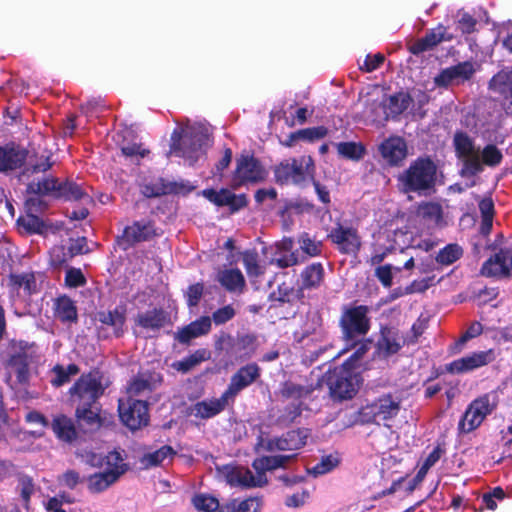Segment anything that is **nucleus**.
Wrapping results in <instances>:
<instances>
[{
    "label": "nucleus",
    "instance_id": "603ef678",
    "mask_svg": "<svg viewBox=\"0 0 512 512\" xmlns=\"http://www.w3.org/2000/svg\"><path fill=\"white\" fill-rule=\"evenodd\" d=\"M339 464V459L336 456H325L321 459L319 463H317L310 472L315 475H323L330 471H332L334 468H336Z\"/></svg>",
    "mask_w": 512,
    "mask_h": 512
},
{
    "label": "nucleus",
    "instance_id": "37998d69",
    "mask_svg": "<svg viewBox=\"0 0 512 512\" xmlns=\"http://www.w3.org/2000/svg\"><path fill=\"white\" fill-rule=\"evenodd\" d=\"M242 258L249 278L257 279L264 273L263 267L259 265L258 255L255 251H245Z\"/></svg>",
    "mask_w": 512,
    "mask_h": 512
},
{
    "label": "nucleus",
    "instance_id": "6ab92c4d",
    "mask_svg": "<svg viewBox=\"0 0 512 512\" xmlns=\"http://www.w3.org/2000/svg\"><path fill=\"white\" fill-rule=\"evenodd\" d=\"M485 277H509L512 275V249H501L487 259L481 268Z\"/></svg>",
    "mask_w": 512,
    "mask_h": 512
},
{
    "label": "nucleus",
    "instance_id": "7c9ffc66",
    "mask_svg": "<svg viewBox=\"0 0 512 512\" xmlns=\"http://www.w3.org/2000/svg\"><path fill=\"white\" fill-rule=\"evenodd\" d=\"M292 458V455L263 456L256 458L252 463V467L256 471V475L267 478L265 474L267 471L284 467Z\"/></svg>",
    "mask_w": 512,
    "mask_h": 512
},
{
    "label": "nucleus",
    "instance_id": "f704fd0d",
    "mask_svg": "<svg viewBox=\"0 0 512 512\" xmlns=\"http://www.w3.org/2000/svg\"><path fill=\"white\" fill-rule=\"evenodd\" d=\"M77 419L87 425L91 430L97 429L101 426V419L99 416V408L96 403L91 405H78L76 408Z\"/></svg>",
    "mask_w": 512,
    "mask_h": 512
},
{
    "label": "nucleus",
    "instance_id": "a878e982",
    "mask_svg": "<svg viewBox=\"0 0 512 512\" xmlns=\"http://www.w3.org/2000/svg\"><path fill=\"white\" fill-rule=\"evenodd\" d=\"M211 329V318L202 316L178 331L176 338L181 343H188L191 339L207 334Z\"/></svg>",
    "mask_w": 512,
    "mask_h": 512
},
{
    "label": "nucleus",
    "instance_id": "5701e85b",
    "mask_svg": "<svg viewBox=\"0 0 512 512\" xmlns=\"http://www.w3.org/2000/svg\"><path fill=\"white\" fill-rule=\"evenodd\" d=\"M231 399L225 396V392L218 399H209L197 402L191 409L196 418L208 419L223 411Z\"/></svg>",
    "mask_w": 512,
    "mask_h": 512
},
{
    "label": "nucleus",
    "instance_id": "20e7f679",
    "mask_svg": "<svg viewBox=\"0 0 512 512\" xmlns=\"http://www.w3.org/2000/svg\"><path fill=\"white\" fill-rule=\"evenodd\" d=\"M28 190L31 193L52 195L57 198H65L70 201L83 200L91 202L90 196L76 183L65 182L59 183L55 178H47L43 181L32 182L28 185Z\"/></svg>",
    "mask_w": 512,
    "mask_h": 512
},
{
    "label": "nucleus",
    "instance_id": "052dcab7",
    "mask_svg": "<svg viewBox=\"0 0 512 512\" xmlns=\"http://www.w3.org/2000/svg\"><path fill=\"white\" fill-rule=\"evenodd\" d=\"M204 286L201 283H196L188 287L186 291L187 304L189 306H196L203 294Z\"/></svg>",
    "mask_w": 512,
    "mask_h": 512
},
{
    "label": "nucleus",
    "instance_id": "c03bdc74",
    "mask_svg": "<svg viewBox=\"0 0 512 512\" xmlns=\"http://www.w3.org/2000/svg\"><path fill=\"white\" fill-rule=\"evenodd\" d=\"M79 372L78 367L75 364H70L66 368L57 365L53 368L55 377L51 380V383L55 387L62 386L63 384L70 381V377L76 375Z\"/></svg>",
    "mask_w": 512,
    "mask_h": 512
},
{
    "label": "nucleus",
    "instance_id": "9d476101",
    "mask_svg": "<svg viewBox=\"0 0 512 512\" xmlns=\"http://www.w3.org/2000/svg\"><path fill=\"white\" fill-rule=\"evenodd\" d=\"M308 437L306 430H292L280 437L265 439L259 436L255 450L273 452V451H294L302 448L306 444Z\"/></svg>",
    "mask_w": 512,
    "mask_h": 512
},
{
    "label": "nucleus",
    "instance_id": "1a4fd4ad",
    "mask_svg": "<svg viewBox=\"0 0 512 512\" xmlns=\"http://www.w3.org/2000/svg\"><path fill=\"white\" fill-rule=\"evenodd\" d=\"M366 306L347 307L340 318V327L346 339L365 335L370 329V320Z\"/></svg>",
    "mask_w": 512,
    "mask_h": 512
},
{
    "label": "nucleus",
    "instance_id": "4be33fe9",
    "mask_svg": "<svg viewBox=\"0 0 512 512\" xmlns=\"http://www.w3.org/2000/svg\"><path fill=\"white\" fill-rule=\"evenodd\" d=\"M154 235L155 230L150 222L136 221L124 229L122 236L118 238V242L123 246V249H127L137 242L149 240Z\"/></svg>",
    "mask_w": 512,
    "mask_h": 512
},
{
    "label": "nucleus",
    "instance_id": "b1692460",
    "mask_svg": "<svg viewBox=\"0 0 512 512\" xmlns=\"http://www.w3.org/2000/svg\"><path fill=\"white\" fill-rule=\"evenodd\" d=\"M5 368L7 371V382L11 383L13 377L15 382L25 383L28 379V362L25 354L18 353L12 355L6 362Z\"/></svg>",
    "mask_w": 512,
    "mask_h": 512
},
{
    "label": "nucleus",
    "instance_id": "e2e57ef3",
    "mask_svg": "<svg viewBox=\"0 0 512 512\" xmlns=\"http://www.w3.org/2000/svg\"><path fill=\"white\" fill-rule=\"evenodd\" d=\"M384 62V55L377 53L375 55H367L361 69L366 72H372Z\"/></svg>",
    "mask_w": 512,
    "mask_h": 512
},
{
    "label": "nucleus",
    "instance_id": "864d4df0",
    "mask_svg": "<svg viewBox=\"0 0 512 512\" xmlns=\"http://www.w3.org/2000/svg\"><path fill=\"white\" fill-rule=\"evenodd\" d=\"M151 390V383L143 376L135 377L127 387V393L130 397L138 396Z\"/></svg>",
    "mask_w": 512,
    "mask_h": 512
},
{
    "label": "nucleus",
    "instance_id": "6e6552de",
    "mask_svg": "<svg viewBox=\"0 0 512 512\" xmlns=\"http://www.w3.org/2000/svg\"><path fill=\"white\" fill-rule=\"evenodd\" d=\"M496 408L495 398L490 394H484L473 400L467 407L459 422V429L469 433L478 428L484 419Z\"/></svg>",
    "mask_w": 512,
    "mask_h": 512
},
{
    "label": "nucleus",
    "instance_id": "680f3d73",
    "mask_svg": "<svg viewBox=\"0 0 512 512\" xmlns=\"http://www.w3.org/2000/svg\"><path fill=\"white\" fill-rule=\"evenodd\" d=\"M482 333V325L479 322L472 323L468 330L465 332L464 335L461 336V338L456 343V348L458 349V352L461 350L462 346L469 340L474 337H477Z\"/></svg>",
    "mask_w": 512,
    "mask_h": 512
},
{
    "label": "nucleus",
    "instance_id": "3c124183",
    "mask_svg": "<svg viewBox=\"0 0 512 512\" xmlns=\"http://www.w3.org/2000/svg\"><path fill=\"white\" fill-rule=\"evenodd\" d=\"M372 342L370 340H363L356 344V349L354 353L343 363V365L354 369L357 363L362 359V357L367 353L370 349Z\"/></svg>",
    "mask_w": 512,
    "mask_h": 512
},
{
    "label": "nucleus",
    "instance_id": "774afa93",
    "mask_svg": "<svg viewBox=\"0 0 512 512\" xmlns=\"http://www.w3.org/2000/svg\"><path fill=\"white\" fill-rule=\"evenodd\" d=\"M379 281L385 286L390 287L392 285V270L390 265L380 266L375 271Z\"/></svg>",
    "mask_w": 512,
    "mask_h": 512
},
{
    "label": "nucleus",
    "instance_id": "72a5a7b5",
    "mask_svg": "<svg viewBox=\"0 0 512 512\" xmlns=\"http://www.w3.org/2000/svg\"><path fill=\"white\" fill-rule=\"evenodd\" d=\"M52 429L56 436L65 442H72L76 439L77 432L72 419L65 415H58L53 419Z\"/></svg>",
    "mask_w": 512,
    "mask_h": 512
},
{
    "label": "nucleus",
    "instance_id": "cd10ccee",
    "mask_svg": "<svg viewBox=\"0 0 512 512\" xmlns=\"http://www.w3.org/2000/svg\"><path fill=\"white\" fill-rule=\"evenodd\" d=\"M167 314L161 309H152L139 313L135 318V323L147 330H159L168 323Z\"/></svg>",
    "mask_w": 512,
    "mask_h": 512
},
{
    "label": "nucleus",
    "instance_id": "c756f323",
    "mask_svg": "<svg viewBox=\"0 0 512 512\" xmlns=\"http://www.w3.org/2000/svg\"><path fill=\"white\" fill-rule=\"evenodd\" d=\"M411 103L409 94L399 92L397 94L387 97L381 102L382 108L386 118L395 117L404 112Z\"/></svg>",
    "mask_w": 512,
    "mask_h": 512
},
{
    "label": "nucleus",
    "instance_id": "c85d7f7f",
    "mask_svg": "<svg viewBox=\"0 0 512 512\" xmlns=\"http://www.w3.org/2000/svg\"><path fill=\"white\" fill-rule=\"evenodd\" d=\"M97 319L103 325L112 327L113 332L117 337L124 333L126 314L123 307H116L114 310L98 312Z\"/></svg>",
    "mask_w": 512,
    "mask_h": 512
},
{
    "label": "nucleus",
    "instance_id": "338daca9",
    "mask_svg": "<svg viewBox=\"0 0 512 512\" xmlns=\"http://www.w3.org/2000/svg\"><path fill=\"white\" fill-rule=\"evenodd\" d=\"M309 497V493L306 490L294 493L286 498L285 504L288 507L298 508L306 502Z\"/></svg>",
    "mask_w": 512,
    "mask_h": 512
},
{
    "label": "nucleus",
    "instance_id": "58836bf2",
    "mask_svg": "<svg viewBox=\"0 0 512 512\" xmlns=\"http://www.w3.org/2000/svg\"><path fill=\"white\" fill-rule=\"evenodd\" d=\"M404 344V341L394 331L387 330L382 332V337L378 342L380 351L387 355L395 354Z\"/></svg>",
    "mask_w": 512,
    "mask_h": 512
},
{
    "label": "nucleus",
    "instance_id": "412c9836",
    "mask_svg": "<svg viewBox=\"0 0 512 512\" xmlns=\"http://www.w3.org/2000/svg\"><path fill=\"white\" fill-rule=\"evenodd\" d=\"M379 151L390 166L401 165L408 154L406 142L399 136H392L384 140L379 146Z\"/></svg>",
    "mask_w": 512,
    "mask_h": 512
},
{
    "label": "nucleus",
    "instance_id": "6e6d98bb",
    "mask_svg": "<svg viewBox=\"0 0 512 512\" xmlns=\"http://www.w3.org/2000/svg\"><path fill=\"white\" fill-rule=\"evenodd\" d=\"M14 283L23 288L27 294H32L37 290L36 276L33 273L14 277Z\"/></svg>",
    "mask_w": 512,
    "mask_h": 512
},
{
    "label": "nucleus",
    "instance_id": "f257e3e1",
    "mask_svg": "<svg viewBox=\"0 0 512 512\" xmlns=\"http://www.w3.org/2000/svg\"><path fill=\"white\" fill-rule=\"evenodd\" d=\"M437 167L428 157H420L398 176V184L404 193L425 194L436 182Z\"/></svg>",
    "mask_w": 512,
    "mask_h": 512
},
{
    "label": "nucleus",
    "instance_id": "a18cd8bd",
    "mask_svg": "<svg viewBox=\"0 0 512 512\" xmlns=\"http://www.w3.org/2000/svg\"><path fill=\"white\" fill-rule=\"evenodd\" d=\"M420 215L434 225H441L443 215L442 208L436 203H425L419 207Z\"/></svg>",
    "mask_w": 512,
    "mask_h": 512
},
{
    "label": "nucleus",
    "instance_id": "4d7b16f0",
    "mask_svg": "<svg viewBox=\"0 0 512 512\" xmlns=\"http://www.w3.org/2000/svg\"><path fill=\"white\" fill-rule=\"evenodd\" d=\"M52 166V163L49 161V157L42 155L39 160L35 162L30 161L28 167L23 172V176L32 175L34 173L45 172Z\"/></svg>",
    "mask_w": 512,
    "mask_h": 512
},
{
    "label": "nucleus",
    "instance_id": "69168bd1",
    "mask_svg": "<svg viewBox=\"0 0 512 512\" xmlns=\"http://www.w3.org/2000/svg\"><path fill=\"white\" fill-rule=\"evenodd\" d=\"M65 282L70 287H77L84 284L85 279L79 269H69L66 272Z\"/></svg>",
    "mask_w": 512,
    "mask_h": 512
},
{
    "label": "nucleus",
    "instance_id": "ddd939ff",
    "mask_svg": "<svg viewBox=\"0 0 512 512\" xmlns=\"http://www.w3.org/2000/svg\"><path fill=\"white\" fill-rule=\"evenodd\" d=\"M103 392L104 388L100 380L92 374L81 376L70 388L73 401H78V405L84 406L96 403Z\"/></svg>",
    "mask_w": 512,
    "mask_h": 512
},
{
    "label": "nucleus",
    "instance_id": "bb28decb",
    "mask_svg": "<svg viewBox=\"0 0 512 512\" xmlns=\"http://www.w3.org/2000/svg\"><path fill=\"white\" fill-rule=\"evenodd\" d=\"M217 281L229 292H243L245 288L244 275L238 268L220 270Z\"/></svg>",
    "mask_w": 512,
    "mask_h": 512
},
{
    "label": "nucleus",
    "instance_id": "e433bc0d",
    "mask_svg": "<svg viewBox=\"0 0 512 512\" xmlns=\"http://www.w3.org/2000/svg\"><path fill=\"white\" fill-rule=\"evenodd\" d=\"M55 315L63 322H72L77 319V310L74 302L66 297H60L55 303Z\"/></svg>",
    "mask_w": 512,
    "mask_h": 512
},
{
    "label": "nucleus",
    "instance_id": "49530a36",
    "mask_svg": "<svg viewBox=\"0 0 512 512\" xmlns=\"http://www.w3.org/2000/svg\"><path fill=\"white\" fill-rule=\"evenodd\" d=\"M194 507L201 512H214L219 508L218 500L210 495L197 494L192 498Z\"/></svg>",
    "mask_w": 512,
    "mask_h": 512
},
{
    "label": "nucleus",
    "instance_id": "dca6fc26",
    "mask_svg": "<svg viewBox=\"0 0 512 512\" xmlns=\"http://www.w3.org/2000/svg\"><path fill=\"white\" fill-rule=\"evenodd\" d=\"M218 474L231 486L262 487L267 484V478L254 475L244 467L224 465L217 468Z\"/></svg>",
    "mask_w": 512,
    "mask_h": 512
},
{
    "label": "nucleus",
    "instance_id": "7ed1b4c3",
    "mask_svg": "<svg viewBox=\"0 0 512 512\" xmlns=\"http://www.w3.org/2000/svg\"><path fill=\"white\" fill-rule=\"evenodd\" d=\"M400 409V398L384 394L363 406L359 411V418L362 423H386L397 417Z\"/></svg>",
    "mask_w": 512,
    "mask_h": 512
},
{
    "label": "nucleus",
    "instance_id": "f3484780",
    "mask_svg": "<svg viewBox=\"0 0 512 512\" xmlns=\"http://www.w3.org/2000/svg\"><path fill=\"white\" fill-rule=\"evenodd\" d=\"M475 73L474 63L471 61L460 62L457 65L447 67L434 77V84L439 88H448L460 85L470 80Z\"/></svg>",
    "mask_w": 512,
    "mask_h": 512
},
{
    "label": "nucleus",
    "instance_id": "5fc2aeb1",
    "mask_svg": "<svg viewBox=\"0 0 512 512\" xmlns=\"http://www.w3.org/2000/svg\"><path fill=\"white\" fill-rule=\"evenodd\" d=\"M311 391L312 389L310 387H304L292 382H287L284 384L282 389V395L287 398H302L308 396Z\"/></svg>",
    "mask_w": 512,
    "mask_h": 512
},
{
    "label": "nucleus",
    "instance_id": "9b49d317",
    "mask_svg": "<svg viewBox=\"0 0 512 512\" xmlns=\"http://www.w3.org/2000/svg\"><path fill=\"white\" fill-rule=\"evenodd\" d=\"M453 142L457 154L464 160L463 173L474 176L482 172L479 150L475 148L473 140L467 134L458 132Z\"/></svg>",
    "mask_w": 512,
    "mask_h": 512
},
{
    "label": "nucleus",
    "instance_id": "423d86ee",
    "mask_svg": "<svg viewBox=\"0 0 512 512\" xmlns=\"http://www.w3.org/2000/svg\"><path fill=\"white\" fill-rule=\"evenodd\" d=\"M353 369L341 365L327 374V385L330 395L334 399L344 400L352 398L358 389V377Z\"/></svg>",
    "mask_w": 512,
    "mask_h": 512
},
{
    "label": "nucleus",
    "instance_id": "09e8293b",
    "mask_svg": "<svg viewBox=\"0 0 512 512\" xmlns=\"http://www.w3.org/2000/svg\"><path fill=\"white\" fill-rule=\"evenodd\" d=\"M298 242L301 250L305 254L311 257L318 256L321 254L322 243L320 241H316L310 238L308 234L305 233L301 235Z\"/></svg>",
    "mask_w": 512,
    "mask_h": 512
},
{
    "label": "nucleus",
    "instance_id": "de8ad7c7",
    "mask_svg": "<svg viewBox=\"0 0 512 512\" xmlns=\"http://www.w3.org/2000/svg\"><path fill=\"white\" fill-rule=\"evenodd\" d=\"M462 255V249L457 244H449L443 248L437 255L436 260L444 265H450L458 260Z\"/></svg>",
    "mask_w": 512,
    "mask_h": 512
},
{
    "label": "nucleus",
    "instance_id": "39448f33",
    "mask_svg": "<svg viewBox=\"0 0 512 512\" xmlns=\"http://www.w3.org/2000/svg\"><path fill=\"white\" fill-rule=\"evenodd\" d=\"M315 171L313 159L310 156L288 159L275 167V178L278 183L300 184L308 178H313Z\"/></svg>",
    "mask_w": 512,
    "mask_h": 512
},
{
    "label": "nucleus",
    "instance_id": "a211bd4d",
    "mask_svg": "<svg viewBox=\"0 0 512 512\" xmlns=\"http://www.w3.org/2000/svg\"><path fill=\"white\" fill-rule=\"evenodd\" d=\"M338 250L344 254H355L361 247V239L358 231L349 226L337 224L328 234Z\"/></svg>",
    "mask_w": 512,
    "mask_h": 512
},
{
    "label": "nucleus",
    "instance_id": "473e14b6",
    "mask_svg": "<svg viewBox=\"0 0 512 512\" xmlns=\"http://www.w3.org/2000/svg\"><path fill=\"white\" fill-rule=\"evenodd\" d=\"M300 289H314L321 285L324 279V268L320 263L307 266L301 273Z\"/></svg>",
    "mask_w": 512,
    "mask_h": 512
},
{
    "label": "nucleus",
    "instance_id": "2f4dec72",
    "mask_svg": "<svg viewBox=\"0 0 512 512\" xmlns=\"http://www.w3.org/2000/svg\"><path fill=\"white\" fill-rule=\"evenodd\" d=\"M25 150L0 147V171L14 170L26 160Z\"/></svg>",
    "mask_w": 512,
    "mask_h": 512
},
{
    "label": "nucleus",
    "instance_id": "2eb2a0df",
    "mask_svg": "<svg viewBox=\"0 0 512 512\" xmlns=\"http://www.w3.org/2000/svg\"><path fill=\"white\" fill-rule=\"evenodd\" d=\"M121 421L131 430L140 429L147 425L148 408L145 402L129 398L127 401L119 400L118 405Z\"/></svg>",
    "mask_w": 512,
    "mask_h": 512
},
{
    "label": "nucleus",
    "instance_id": "bf43d9fd",
    "mask_svg": "<svg viewBox=\"0 0 512 512\" xmlns=\"http://www.w3.org/2000/svg\"><path fill=\"white\" fill-rule=\"evenodd\" d=\"M262 506V500L259 497H250L241 501L236 512H259Z\"/></svg>",
    "mask_w": 512,
    "mask_h": 512
},
{
    "label": "nucleus",
    "instance_id": "0e129e2a",
    "mask_svg": "<svg viewBox=\"0 0 512 512\" xmlns=\"http://www.w3.org/2000/svg\"><path fill=\"white\" fill-rule=\"evenodd\" d=\"M25 420L30 425L36 427L44 428L48 426V420L45 418V416L35 410L27 412L25 415Z\"/></svg>",
    "mask_w": 512,
    "mask_h": 512
},
{
    "label": "nucleus",
    "instance_id": "13d9d810",
    "mask_svg": "<svg viewBox=\"0 0 512 512\" xmlns=\"http://www.w3.org/2000/svg\"><path fill=\"white\" fill-rule=\"evenodd\" d=\"M234 316H235L234 308L231 305H226V306L216 310L212 315V319L215 324L221 325V324H224L227 321L231 320Z\"/></svg>",
    "mask_w": 512,
    "mask_h": 512
},
{
    "label": "nucleus",
    "instance_id": "f8f14e48",
    "mask_svg": "<svg viewBox=\"0 0 512 512\" xmlns=\"http://www.w3.org/2000/svg\"><path fill=\"white\" fill-rule=\"evenodd\" d=\"M266 171L260 162L249 155H241L233 176V186L239 187L245 183H258L266 178Z\"/></svg>",
    "mask_w": 512,
    "mask_h": 512
},
{
    "label": "nucleus",
    "instance_id": "4c0bfd02",
    "mask_svg": "<svg viewBox=\"0 0 512 512\" xmlns=\"http://www.w3.org/2000/svg\"><path fill=\"white\" fill-rule=\"evenodd\" d=\"M446 29L443 26H439L436 29L431 30L426 34L425 37L420 39L418 43L415 45V52H422L428 50L444 40H448L446 38Z\"/></svg>",
    "mask_w": 512,
    "mask_h": 512
},
{
    "label": "nucleus",
    "instance_id": "a19ab883",
    "mask_svg": "<svg viewBox=\"0 0 512 512\" xmlns=\"http://www.w3.org/2000/svg\"><path fill=\"white\" fill-rule=\"evenodd\" d=\"M16 490L19 492L25 507L28 508L30 498L36 491L33 479L30 476L19 474L17 476Z\"/></svg>",
    "mask_w": 512,
    "mask_h": 512
},
{
    "label": "nucleus",
    "instance_id": "ea45409f",
    "mask_svg": "<svg viewBox=\"0 0 512 512\" xmlns=\"http://www.w3.org/2000/svg\"><path fill=\"white\" fill-rule=\"evenodd\" d=\"M336 148L340 156L350 160H359L365 153L364 146L356 142H340Z\"/></svg>",
    "mask_w": 512,
    "mask_h": 512
},
{
    "label": "nucleus",
    "instance_id": "0eeeda50",
    "mask_svg": "<svg viewBox=\"0 0 512 512\" xmlns=\"http://www.w3.org/2000/svg\"><path fill=\"white\" fill-rule=\"evenodd\" d=\"M108 458V466L106 468L86 478L87 488L91 493H101L105 491L114 484L126 470L120 453L110 452L108 453Z\"/></svg>",
    "mask_w": 512,
    "mask_h": 512
},
{
    "label": "nucleus",
    "instance_id": "8fccbe9b",
    "mask_svg": "<svg viewBox=\"0 0 512 512\" xmlns=\"http://www.w3.org/2000/svg\"><path fill=\"white\" fill-rule=\"evenodd\" d=\"M79 456L90 467L104 469L108 466V454L103 456L92 451H83Z\"/></svg>",
    "mask_w": 512,
    "mask_h": 512
},
{
    "label": "nucleus",
    "instance_id": "4468645a",
    "mask_svg": "<svg viewBox=\"0 0 512 512\" xmlns=\"http://www.w3.org/2000/svg\"><path fill=\"white\" fill-rule=\"evenodd\" d=\"M496 359L493 349L474 351L446 365L451 374H465L489 365Z\"/></svg>",
    "mask_w": 512,
    "mask_h": 512
},
{
    "label": "nucleus",
    "instance_id": "c9c22d12",
    "mask_svg": "<svg viewBox=\"0 0 512 512\" xmlns=\"http://www.w3.org/2000/svg\"><path fill=\"white\" fill-rule=\"evenodd\" d=\"M175 451L171 446L164 445L154 452L145 454L140 462L144 468L161 465L166 459H172Z\"/></svg>",
    "mask_w": 512,
    "mask_h": 512
},
{
    "label": "nucleus",
    "instance_id": "79ce46f5",
    "mask_svg": "<svg viewBox=\"0 0 512 512\" xmlns=\"http://www.w3.org/2000/svg\"><path fill=\"white\" fill-rule=\"evenodd\" d=\"M482 167L484 165L489 167H496L500 165L503 160V154L494 144L486 145L481 152H479Z\"/></svg>",
    "mask_w": 512,
    "mask_h": 512
},
{
    "label": "nucleus",
    "instance_id": "aec40b11",
    "mask_svg": "<svg viewBox=\"0 0 512 512\" xmlns=\"http://www.w3.org/2000/svg\"><path fill=\"white\" fill-rule=\"evenodd\" d=\"M261 369L256 363H249L232 375L227 389L224 391L231 401L246 387L260 377Z\"/></svg>",
    "mask_w": 512,
    "mask_h": 512
},
{
    "label": "nucleus",
    "instance_id": "393cba45",
    "mask_svg": "<svg viewBox=\"0 0 512 512\" xmlns=\"http://www.w3.org/2000/svg\"><path fill=\"white\" fill-rule=\"evenodd\" d=\"M202 194L206 199L217 206H232L238 209L246 204V197L244 195L236 196L227 189L220 191L206 189L202 191Z\"/></svg>",
    "mask_w": 512,
    "mask_h": 512
},
{
    "label": "nucleus",
    "instance_id": "f03ea898",
    "mask_svg": "<svg viewBox=\"0 0 512 512\" xmlns=\"http://www.w3.org/2000/svg\"><path fill=\"white\" fill-rule=\"evenodd\" d=\"M170 156L184 158L188 165H193L202 155L203 147L209 143V135L202 127H190L181 133L174 131L171 136Z\"/></svg>",
    "mask_w": 512,
    "mask_h": 512
}]
</instances>
